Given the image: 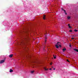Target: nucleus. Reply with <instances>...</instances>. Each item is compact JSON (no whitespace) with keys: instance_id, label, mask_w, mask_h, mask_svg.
<instances>
[{"instance_id":"nucleus-1","label":"nucleus","mask_w":78,"mask_h":78,"mask_svg":"<svg viewBox=\"0 0 78 78\" xmlns=\"http://www.w3.org/2000/svg\"><path fill=\"white\" fill-rule=\"evenodd\" d=\"M61 9L62 11H64V12L65 13V14L67 15V13H66V10L64 9H63V8H62Z\"/></svg>"},{"instance_id":"nucleus-2","label":"nucleus","mask_w":78,"mask_h":78,"mask_svg":"<svg viewBox=\"0 0 78 78\" xmlns=\"http://www.w3.org/2000/svg\"><path fill=\"white\" fill-rule=\"evenodd\" d=\"M5 62V60H1L0 62V64H2Z\"/></svg>"},{"instance_id":"nucleus-3","label":"nucleus","mask_w":78,"mask_h":78,"mask_svg":"<svg viewBox=\"0 0 78 78\" xmlns=\"http://www.w3.org/2000/svg\"><path fill=\"white\" fill-rule=\"evenodd\" d=\"M47 41V37H45V44L46 43V42Z\"/></svg>"},{"instance_id":"nucleus-4","label":"nucleus","mask_w":78,"mask_h":78,"mask_svg":"<svg viewBox=\"0 0 78 78\" xmlns=\"http://www.w3.org/2000/svg\"><path fill=\"white\" fill-rule=\"evenodd\" d=\"M62 50H63V52H64L65 50H66V48H64Z\"/></svg>"},{"instance_id":"nucleus-5","label":"nucleus","mask_w":78,"mask_h":78,"mask_svg":"<svg viewBox=\"0 0 78 78\" xmlns=\"http://www.w3.org/2000/svg\"><path fill=\"white\" fill-rule=\"evenodd\" d=\"M27 40H28L27 39L25 38L23 40V42H24V41H27Z\"/></svg>"},{"instance_id":"nucleus-6","label":"nucleus","mask_w":78,"mask_h":78,"mask_svg":"<svg viewBox=\"0 0 78 78\" xmlns=\"http://www.w3.org/2000/svg\"><path fill=\"white\" fill-rule=\"evenodd\" d=\"M12 56H13V55L12 54L10 55H9V57H10V58H12Z\"/></svg>"},{"instance_id":"nucleus-7","label":"nucleus","mask_w":78,"mask_h":78,"mask_svg":"<svg viewBox=\"0 0 78 78\" xmlns=\"http://www.w3.org/2000/svg\"><path fill=\"white\" fill-rule=\"evenodd\" d=\"M74 51H77V52H78V50L77 49H74Z\"/></svg>"},{"instance_id":"nucleus-8","label":"nucleus","mask_w":78,"mask_h":78,"mask_svg":"<svg viewBox=\"0 0 78 78\" xmlns=\"http://www.w3.org/2000/svg\"><path fill=\"white\" fill-rule=\"evenodd\" d=\"M55 47L57 48H59V46H58V45H55Z\"/></svg>"},{"instance_id":"nucleus-9","label":"nucleus","mask_w":78,"mask_h":78,"mask_svg":"<svg viewBox=\"0 0 78 78\" xmlns=\"http://www.w3.org/2000/svg\"><path fill=\"white\" fill-rule=\"evenodd\" d=\"M53 57L54 58V59H56V55H53Z\"/></svg>"},{"instance_id":"nucleus-10","label":"nucleus","mask_w":78,"mask_h":78,"mask_svg":"<svg viewBox=\"0 0 78 78\" xmlns=\"http://www.w3.org/2000/svg\"><path fill=\"white\" fill-rule=\"evenodd\" d=\"M43 19H44V20H45V16L44 15L43 17Z\"/></svg>"},{"instance_id":"nucleus-11","label":"nucleus","mask_w":78,"mask_h":78,"mask_svg":"<svg viewBox=\"0 0 78 78\" xmlns=\"http://www.w3.org/2000/svg\"><path fill=\"white\" fill-rule=\"evenodd\" d=\"M13 72V70H12V69H10V72Z\"/></svg>"},{"instance_id":"nucleus-12","label":"nucleus","mask_w":78,"mask_h":78,"mask_svg":"<svg viewBox=\"0 0 78 78\" xmlns=\"http://www.w3.org/2000/svg\"><path fill=\"white\" fill-rule=\"evenodd\" d=\"M67 19H70V17L68 16L67 17Z\"/></svg>"},{"instance_id":"nucleus-13","label":"nucleus","mask_w":78,"mask_h":78,"mask_svg":"<svg viewBox=\"0 0 78 78\" xmlns=\"http://www.w3.org/2000/svg\"><path fill=\"white\" fill-rule=\"evenodd\" d=\"M59 43H60V42H58L57 44H56V45H59Z\"/></svg>"},{"instance_id":"nucleus-14","label":"nucleus","mask_w":78,"mask_h":78,"mask_svg":"<svg viewBox=\"0 0 78 78\" xmlns=\"http://www.w3.org/2000/svg\"><path fill=\"white\" fill-rule=\"evenodd\" d=\"M74 31H75V32H77V31H78V30H74Z\"/></svg>"},{"instance_id":"nucleus-15","label":"nucleus","mask_w":78,"mask_h":78,"mask_svg":"<svg viewBox=\"0 0 78 78\" xmlns=\"http://www.w3.org/2000/svg\"><path fill=\"white\" fill-rule=\"evenodd\" d=\"M44 70H48V69H46V68H44Z\"/></svg>"},{"instance_id":"nucleus-16","label":"nucleus","mask_w":78,"mask_h":78,"mask_svg":"<svg viewBox=\"0 0 78 78\" xmlns=\"http://www.w3.org/2000/svg\"><path fill=\"white\" fill-rule=\"evenodd\" d=\"M67 62H69V60H68V59H67Z\"/></svg>"},{"instance_id":"nucleus-17","label":"nucleus","mask_w":78,"mask_h":78,"mask_svg":"<svg viewBox=\"0 0 78 78\" xmlns=\"http://www.w3.org/2000/svg\"><path fill=\"white\" fill-rule=\"evenodd\" d=\"M69 47H72V45H71V44H69Z\"/></svg>"},{"instance_id":"nucleus-18","label":"nucleus","mask_w":78,"mask_h":78,"mask_svg":"<svg viewBox=\"0 0 78 78\" xmlns=\"http://www.w3.org/2000/svg\"><path fill=\"white\" fill-rule=\"evenodd\" d=\"M69 28H72V27H71L70 26H69Z\"/></svg>"},{"instance_id":"nucleus-19","label":"nucleus","mask_w":78,"mask_h":78,"mask_svg":"<svg viewBox=\"0 0 78 78\" xmlns=\"http://www.w3.org/2000/svg\"><path fill=\"white\" fill-rule=\"evenodd\" d=\"M69 31V32H72V30H70Z\"/></svg>"},{"instance_id":"nucleus-20","label":"nucleus","mask_w":78,"mask_h":78,"mask_svg":"<svg viewBox=\"0 0 78 78\" xmlns=\"http://www.w3.org/2000/svg\"><path fill=\"white\" fill-rule=\"evenodd\" d=\"M34 73V71H32L31 72V73Z\"/></svg>"},{"instance_id":"nucleus-21","label":"nucleus","mask_w":78,"mask_h":78,"mask_svg":"<svg viewBox=\"0 0 78 78\" xmlns=\"http://www.w3.org/2000/svg\"><path fill=\"white\" fill-rule=\"evenodd\" d=\"M45 37H47V35H45Z\"/></svg>"},{"instance_id":"nucleus-22","label":"nucleus","mask_w":78,"mask_h":78,"mask_svg":"<svg viewBox=\"0 0 78 78\" xmlns=\"http://www.w3.org/2000/svg\"><path fill=\"white\" fill-rule=\"evenodd\" d=\"M74 39V38H72V39H72V40H73Z\"/></svg>"},{"instance_id":"nucleus-23","label":"nucleus","mask_w":78,"mask_h":78,"mask_svg":"<svg viewBox=\"0 0 78 78\" xmlns=\"http://www.w3.org/2000/svg\"><path fill=\"white\" fill-rule=\"evenodd\" d=\"M70 24H68V27H69V26H70Z\"/></svg>"},{"instance_id":"nucleus-24","label":"nucleus","mask_w":78,"mask_h":78,"mask_svg":"<svg viewBox=\"0 0 78 78\" xmlns=\"http://www.w3.org/2000/svg\"><path fill=\"white\" fill-rule=\"evenodd\" d=\"M50 65H52V63H50Z\"/></svg>"},{"instance_id":"nucleus-25","label":"nucleus","mask_w":78,"mask_h":78,"mask_svg":"<svg viewBox=\"0 0 78 78\" xmlns=\"http://www.w3.org/2000/svg\"><path fill=\"white\" fill-rule=\"evenodd\" d=\"M59 46L60 47H61V45L59 44Z\"/></svg>"},{"instance_id":"nucleus-26","label":"nucleus","mask_w":78,"mask_h":78,"mask_svg":"<svg viewBox=\"0 0 78 78\" xmlns=\"http://www.w3.org/2000/svg\"><path fill=\"white\" fill-rule=\"evenodd\" d=\"M50 70H51V68H50L49 69Z\"/></svg>"},{"instance_id":"nucleus-27","label":"nucleus","mask_w":78,"mask_h":78,"mask_svg":"<svg viewBox=\"0 0 78 78\" xmlns=\"http://www.w3.org/2000/svg\"><path fill=\"white\" fill-rule=\"evenodd\" d=\"M56 69L55 68H54L53 70H55Z\"/></svg>"},{"instance_id":"nucleus-28","label":"nucleus","mask_w":78,"mask_h":78,"mask_svg":"<svg viewBox=\"0 0 78 78\" xmlns=\"http://www.w3.org/2000/svg\"><path fill=\"white\" fill-rule=\"evenodd\" d=\"M52 68H53V67L52 66Z\"/></svg>"},{"instance_id":"nucleus-29","label":"nucleus","mask_w":78,"mask_h":78,"mask_svg":"<svg viewBox=\"0 0 78 78\" xmlns=\"http://www.w3.org/2000/svg\"><path fill=\"white\" fill-rule=\"evenodd\" d=\"M38 43H39V41H38Z\"/></svg>"},{"instance_id":"nucleus-30","label":"nucleus","mask_w":78,"mask_h":78,"mask_svg":"<svg viewBox=\"0 0 78 78\" xmlns=\"http://www.w3.org/2000/svg\"><path fill=\"white\" fill-rule=\"evenodd\" d=\"M23 43H24V42H23Z\"/></svg>"}]
</instances>
